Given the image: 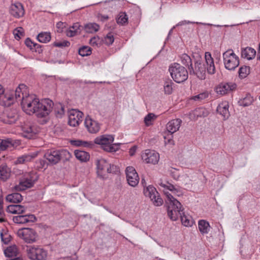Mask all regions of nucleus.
Segmentation results:
<instances>
[{"label": "nucleus", "mask_w": 260, "mask_h": 260, "mask_svg": "<svg viewBox=\"0 0 260 260\" xmlns=\"http://www.w3.org/2000/svg\"><path fill=\"white\" fill-rule=\"evenodd\" d=\"M173 82L171 80H167L164 85V92L166 94H171L173 91Z\"/></svg>", "instance_id": "obj_41"}, {"label": "nucleus", "mask_w": 260, "mask_h": 260, "mask_svg": "<svg viewBox=\"0 0 260 260\" xmlns=\"http://www.w3.org/2000/svg\"><path fill=\"white\" fill-rule=\"evenodd\" d=\"M38 155V152H34L28 154H25L17 158L15 161L16 164H23L30 161Z\"/></svg>", "instance_id": "obj_25"}, {"label": "nucleus", "mask_w": 260, "mask_h": 260, "mask_svg": "<svg viewBox=\"0 0 260 260\" xmlns=\"http://www.w3.org/2000/svg\"><path fill=\"white\" fill-rule=\"evenodd\" d=\"M194 23L195 22H191V21H187V20H183V21L179 22L176 25V26H181V25H185V24H187Z\"/></svg>", "instance_id": "obj_59"}, {"label": "nucleus", "mask_w": 260, "mask_h": 260, "mask_svg": "<svg viewBox=\"0 0 260 260\" xmlns=\"http://www.w3.org/2000/svg\"><path fill=\"white\" fill-rule=\"evenodd\" d=\"M160 185L164 188L165 189L169 190L172 191L173 193L178 196H180L183 194L180 188L176 187L168 182L166 183H160Z\"/></svg>", "instance_id": "obj_27"}, {"label": "nucleus", "mask_w": 260, "mask_h": 260, "mask_svg": "<svg viewBox=\"0 0 260 260\" xmlns=\"http://www.w3.org/2000/svg\"><path fill=\"white\" fill-rule=\"evenodd\" d=\"M7 201L11 203H19L23 200L22 196L19 193H13L7 196Z\"/></svg>", "instance_id": "obj_37"}, {"label": "nucleus", "mask_w": 260, "mask_h": 260, "mask_svg": "<svg viewBox=\"0 0 260 260\" xmlns=\"http://www.w3.org/2000/svg\"><path fill=\"white\" fill-rule=\"evenodd\" d=\"M11 175V170L6 165H2L0 166V179L5 181L10 177Z\"/></svg>", "instance_id": "obj_31"}, {"label": "nucleus", "mask_w": 260, "mask_h": 260, "mask_svg": "<svg viewBox=\"0 0 260 260\" xmlns=\"http://www.w3.org/2000/svg\"><path fill=\"white\" fill-rule=\"evenodd\" d=\"M198 228L202 234L208 233L211 228L209 223L205 220L199 221Z\"/></svg>", "instance_id": "obj_35"}, {"label": "nucleus", "mask_w": 260, "mask_h": 260, "mask_svg": "<svg viewBox=\"0 0 260 260\" xmlns=\"http://www.w3.org/2000/svg\"><path fill=\"white\" fill-rule=\"evenodd\" d=\"M169 72L173 79L177 83L183 82L188 78L187 70L178 63H173L169 67Z\"/></svg>", "instance_id": "obj_6"}, {"label": "nucleus", "mask_w": 260, "mask_h": 260, "mask_svg": "<svg viewBox=\"0 0 260 260\" xmlns=\"http://www.w3.org/2000/svg\"><path fill=\"white\" fill-rule=\"evenodd\" d=\"M11 145L12 143L9 140H1L0 142V150H5Z\"/></svg>", "instance_id": "obj_49"}, {"label": "nucleus", "mask_w": 260, "mask_h": 260, "mask_svg": "<svg viewBox=\"0 0 260 260\" xmlns=\"http://www.w3.org/2000/svg\"><path fill=\"white\" fill-rule=\"evenodd\" d=\"M194 114L197 117H206L208 115V112L203 108H199L195 110Z\"/></svg>", "instance_id": "obj_45"}, {"label": "nucleus", "mask_w": 260, "mask_h": 260, "mask_svg": "<svg viewBox=\"0 0 260 260\" xmlns=\"http://www.w3.org/2000/svg\"><path fill=\"white\" fill-rule=\"evenodd\" d=\"M18 114L16 109L7 110L1 118V120L6 124L15 123L18 119Z\"/></svg>", "instance_id": "obj_17"}, {"label": "nucleus", "mask_w": 260, "mask_h": 260, "mask_svg": "<svg viewBox=\"0 0 260 260\" xmlns=\"http://www.w3.org/2000/svg\"><path fill=\"white\" fill-rule=\"evenodd\" d=\"M5 215H0V222H3L6 221V219L4 217Z\"/></svg>", "instance_id": "obj_61"}, {"label": "nucleus", "mask_w": 260, "mask_h": 260, "mask_svg": "<svg viewBox=\"0 0 260 260\" xmlns=\"http://www.w3.org/2000/svg\"><path fill=\"white\" fill-rule=\"evenodd\" d=\"M164 192L168 200V215L171 220L176 221L178 219L179 210L182 205L168 191L164 190Z\"/></svg>", "instance_id": "obj_4"}, {"label": "nucleus", "mask_w": 260, "mask_h": 260, "mask_svg": "<svg viewBox=\"0 0 260 260\" xmlns=\"http://www.w3.org/2000/svg\"><path fill=\"white\" fill-rule=\"evenodd\" d=\"M69 155L70 153L66 150H59L55 149L47 150L45 154L44 157L52 165H56L60 160L62 155L66 154Z\"/></svg>", "instance_id": "obj_8"}, {"label": "nucleus", "mask_w": 260, "mask_h": 260, "mask_svg": "<svg viewBox=\"0 0 260 260\" xmlns=\"http://www.w3.org/2000/svg\"><path fill=\"white\" fill-rule=\"evenodd\" d=\"M84 124L87 131L91 134H96L100 131V123L89 116L86 117Z\"/></svg>", "instance_id": "obj_18"}, {"label": "nucleus", "mask_w": 260, "mask_h": 260, "mask_svg": "<svg viewBox=\"0 0 260 260\" xmlns=\"http://www.w3.org/2000/svg\"><path fill=\"white\" fill-rule=\"evenodd\" d=\"M33 48L32 50H35L36 52H38L39 53L42 52V50L41 49V46L38 44L35 43L33 44Z\"/></svg>", "instance_id": "obj_58"}, {"label": "nucleus", "mask_w": 260, "mask_h": 260, "mask_svg": "<svg viewBox=\"0 0 260 260\" xmlns=\"http://www.w3.org/2000/svg\"><path fill=\"white\" fill-rule=\"evenodd\" d=\"M10 260H22L20 257H16Z\"/></svg>", "instance_id": "obj_62"}, {"label": "nucleus", "mask_w": 260, "mask_h": 260, "mask_svg": "<svg viewBox=\"0 0 260 260\" xmlns=\"http://www.w3.org/2000/svg\"><path fill=\"white\" fill-rule=\"evenodd\" d=\"M9 12L10 14L16 18H21L25 14L23 6L19 2L12 4L9 8Z\"/></svg>", "instance_id": "obj_16"}, {"label": "nucleus", "mask_w": 260, "mask_h": 260, "mask_svg": "<svg viewBox=\"0 0 260 260\" xmlns=\"http://www.w3.org/2000/svg\"><path fill=\"white\" fill-rule=\"evenodd\" d=\"M28 255L31 260H46L48 252L42 248L34 246L29 248Z\"/></svg>", "instance_id": "obj_11"}, {"label": "nucleus", "mask_w": 260, "mask_h": 260, "mask_svg": "<svg viewBox=\"0 0 260 260\" xmlns=\"http://www.w3.org/2000/svg\"><path fill=\"white\" fill-rule=\"evenodd\" d=\"M256 55V51L251 47H246L241 52L242 57L251 60L254 58Z\"/></svg>", "instance_id": "obj_29"}, {"label": "nucleus", "mask_w": 260, "mask_h": 260, "mask_svg": "<svg viewBox=\"0 0 260 260\" xmlns=\"http://www.w3.org/2000/svg\"><path fill=\"white\" fill-rule=\"evenodd\" d=\"M79 54L82 56H86L91 54V49L89 47L83 46L79 49Z\"/></svg>", "instance_id": "obj_44"}, {"label": "nucleus", "mask_w": 260, "mask_h": 260, "mask_svg": "<svg viewBox=\"0 0 260 260\" xmlns=\"http://www.w3.org/2000/svg\"><path fill=\"white\" fill-rule=\"evenodd\" d=\"M182 120L177 118L170 120L166 125V128L168 132L170 133V135L178 131L181 126Z\"/></svg>", "instance_id": "obj_22"}, {"label": "nucleus", "mask_w": 260, "mask_h": 260, "mask_svg": "<svg viewBox=\"0 0 260 260\" xmlns=\"http://www.w3.org/2000/svg\"><path fill=\"white\" fill-rule=\"evenodd\" d=\"M38 40L43 43H47L51 40V35L48 32H42L38 34L37 36Z\"/></svg>", "instance_id": "obj_39"}, {"label": "nucleus", "mask_w": 260, "mask_h": 260, "mask_svg": "<svg viewBox=\"0 0 260 260\" xmlns=\"http://www.w3.org/2000/svg\"><path fill=\"white\" fill-rule=\"evenodd\" d=\"M17 235L28 243H31L36 241L37 233L32 229L22 228L19 229L17 231Z\"/></svg>", "instance_id": "obj_12"}, {"label": "nucleus", "mask_w": 260, "mask_h": 260, "mask_svg": "<svg viewBox=\"0 0 260 260\" xmlns=\"http://www.w3.org/2000/svg\"><path fill=\"white\" fill-rule=\"evenodd\" d=\"M71 144L73 146L86 148H92L94 145L92 142L83 141L81 140H71Z\"/></svg>", "instance_id": "obj_33"}, {"label": "nucleus", "mask_w": 260, "mask_h": 260, "mask_svg": "<svg viewBox=\"0 0 260 260\" xmlns=\"http://www.w3.org/2000/svg\"><path fill=\"white\" fill-rule=\"evenodd\" d=\"M128 18L125 13H121L119 14V17L117 19V22L118 24H123L127 22Z\"/></svg>", "instance_id": "obj_51"}, {"label": "nucleus", "mask_w": 260, "mask_h": 260, "mask_svg": "<svg viewBox=\"0 0 260 260\" xmlns=\"http://www.w3.org/2000/svg\"><path fill=\"white\" fill-rule=\"evenodd\" d=\"M33 44H35L29 38H27L25 41V44L31 50H33Z\"/></svg>", "instance_id": "obj_57"}, {"label": "nucleus", "mask_w": 260, "mask_h": 260, "mask_svg": "<svg viewBox=\"0 0 260 260\" xmlns=\"http://www.w3.org/2000/svg\"><path fill=\"white\" fill-rule=\"evenodd\" d=\"M109 163H108L105 159H101L98 160L96 162L97 167V173L98 176L104 177L105 173H107L108 170V166Z\"/></svg>", "instance_id": "obj_23"}, {"label": "nucleus", "mask_w": 260, "mask_h": 260, "mask_svg": "<svg viewBox=\"0 0 260 260\" xmlns=\"http://www.w3.org/2000/svg\"><path fill=\"white\" fill-rule=\"evenodd\" d=\"M125 173L128 184L133 187L137 186L139 181V177L135 169L132 166L127 167L125 170Z\"/></svg>", "instance_id": "obj_13"}, {"label": "nucleus", "mask_w": 260, "mask_h": 260, "mask_svg": "<svg viewBox=\"0 0 260 260\" xmlns=\"http://www.w3.org/2000/svg\"><path fill=\"white\" fill-rule=\"evenodd\" d=\"M222 57L224 67L228 70H235L239 65V57L233 50L229 49L224 52L222 54Z\"/></svg>", "instance_id": "obj_7"}, {"label": "nucleus", "mask_w": 260, "mask_h": 260, "mask_svg": "<svg viewBox=\"0 0 260 260\" xmlns=\"http://www.w3.org/2000/svg\"><path fill=\"white\" fill-rule=\"evenodd\" d=\"M70 45V43L67 41L61 42H55L53 43V45L57 47H68Z\"/></svg>", "instance_id": "obj_53"}, {"label": "nucleus", "mask_w": 260, "mask_h": 260, "mask_svg": "<svg viewBox=\"0 0 260 260\" xmlns=\"http://www.w3.org/2000/svg\"><path fill=\"white\" fill-rule=\"evenodd\" d=\"M83 113L78 110H72L69 112L68 124L73 127H76L82 120Z\"/></svg>", "instance_id": "obj_15"}, {"label": "nucleus", "mask_w": 260, "mask_h": 260, "mask_svg": "<svg viewBox=\"0 0 260 260\" xmlns=\"http://www.w3.org/2000/svg\"><path fill=\"white\" fill-rule=\"evenodd\" d=\"M209 94L208 91H204L200 94L192 97V99L196 101L201 102L203 100L207 99Z\"/></svg>", "instance_id": "obj_43"}, {"label": "nucleus", "mask_w": 260, "mask_h": 260, "mask_svg": "<svg viewBox=\"0 0 260 260\" xmlns=\"http://www.w3.org/2000/svg\"><path fill=\"white\" fill-rule=\"evenodd\" d=\"M37 180V177L35 174H28L20 180L19 184L16 185L14 189L17 191L24 190L32 187Z\"/></svg>", "instance_id": "obj_10"}, {"label": "nucleus", "mask_w": 260, "mask_h": 260, "mask_svg": "<svg viewBox=\"0 0 260 260\" xmlns=\"http://www.w3.org/2000/svg\"><path fill=\"white\" fill-rule=\"evenodd\" d=\"M156 118V116L153 113H149L144 118V122L147 126H149L152 124V121Z\"/></svg>", "instance_id": "obj_46"}, {"label": "nucleus", "mask_w": 260, "mask_h": 260, "mask_svg": "<svg viewBox=\"0 0 260 260\" xmlns=\"http://www.w3.org/2000/svg\"><path fill=\"white\" fill-rule=\"evenodd\" d=\"M114 41V38L112 32H109L104 38V43L108 46L112 45Z\"/></svg>", "instance_id": "obj_50"}, {"label": "nucleus", "mask_w": 260, "mask_h": 260, "mask_svg": "<svg viewBox=\"0 0 260 260\" xmlns=\"http://www.w3.org/2000/svg\"><path fill=\"white\" fill-rule=\"evenodd\" d=\"M181 63L186 67H188L189 71V67L192 66V60L190 57L186 53L182 54L180 56Z\"/></svg>", "instance_id": "obj_40"}, {"label": "nucleus", "mask_w": 260, "mask_h": 260, "mask_svg": "<svg viewBox=\"0 0 260 260\" xmlns=\"http://www.w3.org/2000/svg\"><path fill=\"white\" fill-rule=\"evenodd\" d=\"M3 199L0 198V215H4L5 213L3 210Z\"/></svg>", "instance_id": "obj_60"}, {"label": "nucleus", "mask_w": 260, "mask_h": 260, "mask_svg": "<svg viewBox=\"0 0 260 260\" xmlns=\"http://www.w3.org/2000/svg\"><path fill=\"white\" fill-rule=\"evenodd\" d=\"M4 253L6 257H15L18 255V250L15 245H12L5 249Z\"/></svg>", "instance_id": "obj_32"}, {"label": "nucleus", "mask_w": 260, "mask_h": 260, "mask_svg": "<svg viewBox=\"0 0 260 260\" xmlns=\"http://www.w3.org/2000/svg\"><path fill=\"white\" fill-rule=\"evenodd\" d=\"M175 28V26H174L172 29H171L169 32V34H168V37L171 35V34L172 33V31H173V29Z\"/></svg>", "instance_id": "obj_63"}, {"label": "nucleus", "mask_w": 260, "mask_h": 260, "mask_svg": "<svg viewBox=\"0 0 260 260\" xmlns=\"http://www.w3.org/2000/svg\"><path fill=\"white\" fill-rule=\"evenodd\" d=\"M164 192L168 200V215L171 220L176 221L178 219L179 210L182 205L168 191L164 190Z\"/></svg>", "instance_id": "obj_5"}, {"label": "nucleus", "mask_w": 260, "mask_h": 260, "mask_svg": "<svg viewBox=\"0 0 260 260\" xmlns=\"http://www.w3.org/2000/svg\"><path fill=\"white\" fill-rule=\"evenodd\" d=\"M22 135L27 139H32L39 132V130L34 125H25L22 127Z\"/></svg>", "instance_id": "obj_19"}, {"label": "nucleus", "mask_w": 260, "mask_h": 260, "mask_svg": "<svg viewBox=\"0 0 260 260\" xmlns=\"http://www.w3.org/2000/svg\"><path fill=\"white\" fill-rule=\"evenodd\" d=\"M80 25L78 23H74L72 26L69 27L67 30V36L69 37H72L80 34Z\"/></svg>", "instance_id": "obj_36"}, {"label": "nucleus", "mask_w": 260, "mask_h": 260, "mask_svg": "<svg viewBox=\"0 0 260 260\" xmlns=\"http://www.w3.org/2000/svg\"><path fill=\"white\" fill-rule=\"evenodd\" d=\"M142 159L147 164H157L159 160V154L153 150H146L142 155Z\"/></svg>", "instance_id": "obj_14"}, {"label": "nucleus", "mask_w": 260, "mask_h": 260, "mask_svg": "<svg viewBox=\"0 0 260 260\" xmlns=\"http://www.w3.org/2000/svg\"><path fill=\"white\" fill-rule=\"evenodd\" d=\"M100 29V26L96 23H89L84 25V29L86 32L94 33Z\"/></svg>", "instance_id": "obj_38"}, {"label": "nucleus", "mask_w": 260, "mask_h": 260, "mask_svg": "<svg viewBox=\"0 0 260 260\" xmlns=\"http://www.w3.org/2000/svg\"><path fill=\"white\" fill-rule=\"evenodd\" d=\"M257 59L260 60V51H259V52L258 54Z\"/></svg>", "instance_id": "obj_64"}, {"label": "nucleus", "mask_w": 260, "mask_h": 260, "mask_svg": "<svg viewBox=\"0 0 260 260\" xmlns=\"http://www.w3.org/2000/svg\"><path fill=\"white\" fill-rule=\"evenodd\" d=\"M205 58L207 67L206 68L203 61L198 59L194 62V67H189L190 74L196 75L200 79H205L206 78V70L208 74L213 75L215 73V67L213 58L210 52H207L205 54Z\"/></svg>", "instance_id": "obj_2"}, {"label": "nucleus", "mask_w": 260, "mask_h": 260, "mask_svg": "<svg viewBox=\"0 0 260 260\" xmlns=\"http://www.w3.org/2000/svg\"><path fill=\"white\" fill-rule=\"evenodd\" d=\"M252 102V98L250 95H247L242 100L240 101V104L243 107H247L250 105Z\"/></svg>", "instance_id": "obj_48"}, {"label": "nucleus", "mask_w": 260, "mask_h": 260, "mask_svg": "<svg viewBox=\"0 0 260 260\" xmlns=\"http://www.w3.org/2000/svg\"><path fill=\"white\" fill-rule=\"evenodd\" d=\"M236 88V84L233 83H224L219 84L216 88V92L220 95L225 94Z\"/></svg>", "instance_id": "obj_20"}, {"label": "nucleus", "mask_w": 260, "mask_h": 260, "mask_svg": "<svg viewBox=\"0 0 260 260\" xmlns=\"http://www.w3.org/2000/svg\"><path fill=\"white\" fill-rule=\"evenodd\" d=\"M26 210V207L20 205H11L7 207V211L12 214H21L24 213Z\"/></svg>", "instance_id": "obj_28"}, {"label": "nucleus", "mask_w": 260, "mask_h": 260, "mask_svg": "<svg viewBox=\"0 0 260 260\" xmlns=\"http://www.w3.org/2000/svg\"><path fill=\"white\" fill-rule=\"evenodd\" d=\"M114 140L113 135H103L95 138L94 142L100 145L104 150L109 152H114L119 150L120 144L113 143Z\"/></svg>", "instance_id": "obj_3"}, {"label": "nucleus", "mask_w": 260, "mask_h": 260, "mask_svg": "<svg viewBox=\"0 0 260 260\" xmlns=\"http://www.w3.org/2000/svg\"><path fill=\"white\" fill-rule=\"evenodd\" d=\"M37 167L39 169H46L47 168L48 166V162L44 159H40L37 162Z\"/></svg>", "instance_id": "obj_52"}, {"label": "nucleus", "mask_w": 260, "mask_h": 260, "mask_svg": "<svg viewBox=\"0 0 260 260\" xmlns=\"http://www.w3.org/2000/svg\"><path fill=\"white\" fill-rule=\"evenodd\" d=\"M58 110H55V112L56 117L61 118L64 114V109L61 105H60L58 107Z\"/></svg>", "instance_id": "obj_54"}, {"label": "nucleus", "mask_w": 260, "mask_h": 260, "mask_svg": "<svg viewBox=\"0 0 260 260\" xmlns=\"http://www.w3.org/2000/svg\"><path fill=\"white\" fill-rule=\"evenodd\" d=\"M26 86L20 84L15 92H4L0 104L5 107H9L15 101H20L22 108L27 114L31 115L36 113L41 117L47 116L52 109V101L45 99L40 102L36 95H26Z\"/></svg>", "instance_id": "obj_1"}, {"label": "nucleus", "mask_w": 260, "mask_h": 260, "mask_svg": "<svg viewBox=\"0 0 260 260\" xmlns=\"http://www.w3.org/2000/svg\"><path fill=\"white\" fill-rule=\"evenodd\" d=\"M229 105L228 102H224L219 104L217 107V112L223 117L224 120L228 119L230 114L229 111Z\"/></svg>", "instance_id": "obj_24"}, {"label": "nucleus", "mask_w": 260, "mask_h": 260, "mask_svg": "<svg viewBox=\"0 0 260 260\" xmlns=\"http://www.w3.org/2000/svg\"><path fill=\"white\" fill-rule=\"evenodd\" d=\"M74 154L77 159L83 162L87 161L90 158L89 153L85 151L76 150Z\"/></svg>", "instance_id": "obj_34"}, {"label": "nucleus", "mask_w": 260, "mask_h": 260, "mask_svg": "<svg viewBox=\"0 0 260 260\" xmlns=\"http://www.w3.org/2000/svg\"><path fill=\"white\" fill-rule=\"evenodd\" d=\"M100 38L98 37H93L90 40L89 43L92 46H97L100 43Z\"/></svg>", "instance_id": "obj_55"}, {"label": "nucleus", "mask_w": 260, "mask_h": 260, "mask_svg": "<svg viewBox=\"0 0 260 260\" xmlns=\"http://www.w3.org/2000/svg\"><path fill=\"white\" fill-rule=\"evenodd\" d=\"M13 221L18 224H24L28 222H34L36 220V218L33 214L19 215L14 216Z\"/></svg>", "instance_id": "obj_21"}, {"label": "nucleus", "mask_w": 260, "mask_h": 260, "mask_svg": "<svg viewBox=\"0 0 260 260\" xmlns=\"http://www.w3.org/2000/svg\"><path fill=\"white\" fill-rule=\"evenodd\" d=\"M182 208L179 210V214L178 215V218L180 217L183 225L185 226H191L193 223V220L191 217L189 215H186L184 214Z\"/></svg>", "instance_id": "obj_26"}, {"label": "nucleus", "mask_w": 260, "mask_h": 260, "mask_svg": "<svg viewBox=\"0 0 260 260\" xmlns=\"http://www.w3.org/2000/svg\"><path fill=\"white\" fill-rule=\"evenodd\" d=\"M250 73V68L247 66H243L241 67L239 70V76L241 78H244Z\"/></svg>", "instance_id": "obj_42"}, {"label": "nucleus", "mask_w": 260, "mask_h": 260, "mask_svg": "<svg viewBox=\"0 0 260 260\" xmlns=\"http://www.w3.org/2000/svg\"><path fill=\"white\" fill-rule=\"evenodd\" d=\"M13 34L15 36V38L18 40L21 38V37L24 36V35L23 29L21 27H19L15 28L14 30Z\"/></svg>", "instance_id": "obj_47"}, {"label": "nucleus", "mask_w": 260, "mask_h": 260, "mask_svg": "<svg viewBox=\"0 0 260 260\" xmlns=\"http://www.w3.org/2000/svg\"><path fill=\"white\" fill-rule=\"evenodd\" d=\"M144 193L146 197L150 199L154 205L159 206L162 204L163 200L154 187L151 185L148 186L144 189Z\"/></svg>", "instance_id": "obj_9"}, {"label": "nucleus", "mask_w": 260, "mask_h": 260, "mask_svg": "<svg viewBox=\"0 0 260 260\" xmlns=\"http://www.w3.org/2000/svg\"><path fill=\"white\" fill-rule=\"evenodd\" d=\"M118 171V168L117 167L114 165H111L110 164H109L108 166V170H107V173H115Z\"/></svg>", "instance_id": "obj_56"}, {"label": "nucleus", "mask_w": 260, "mask_h": 260, "mask_svg": "<svg viewBox=\"0 0 260 260\" xmlns=\"http://www.w3.org/2000/svg\"><path fill=\"white\" fill-rule=\"evenodd\" d=\"M1 241L3 244H9L12 239V237L7 229H2L0 232Z\"/></svg>", "instance_id": "obj_30"}]
</instances>
